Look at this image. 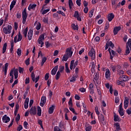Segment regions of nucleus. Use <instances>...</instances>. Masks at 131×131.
Listing matches in <instances>:
<instances>
[{
    "label": "nucleus",
    "mask_w": 131,
    "mask_h": 131,
    "mask_svg": "<svg viewBox=\"0 0 131 131\" xmlns=\"http://www.w3.org/2000/svg\"><path fill=\"white\" fill-rule=\"evenodd\" d=\"M58 71H59L60 73L63 72V71H64V66H60Z\"/></svg>",
    "instance_id": "obj_54"
},
{
    "label": "nucleus",
    "mask_w": 131,
    "mask_h": 131,
    "mask_svg": "<svg viewBox=\"0 0 131 131\" xmlns=\"http://www.w3.org/2000/svg\"><path fill=\"white\" fill-rule=\"evenodd\" d=\"M76 3L78 7H80V6H81V0H76Z\"/></svg>",
    "instance_id": "obj_51"
},
{
    "label": "nucleus",
    "mask_w": 131,
    "mask_h": 131,
    "mask_svg": "<svg viewBox=\"0 0 131 131\" xmlns=\"http://www.w3.org/2000/svg\"><path fill=\"white\" fill-rule=\"evenodd\" d=\"M43 9H45V6H43L41 10V13L42 15H45V14H47V13L50 12V9L44 10H43Z\"/></svg>",
    "instance_id": "obj_25"
},
{
    "label": "nucleus",
    "mask_w": 131,
    "mask_h": 131,
    "mask_svg": "<svg viewBox=\"0 0 131 131\" xmlns=\"http://www.w3.org/2000/svg\"><path fill=\"white\" fill-rule=\"evenodd\" d=\"M94 9H92L89 12V17H90V18H92V17H93V15H94Z\"/></svg>",
    "instance_id": "obj_50"
},
{
    "label": "nucleus",
    "mask_w": 131,
    "mask_h": 131,
    "mask_svg": "<svg viewBox=\"0 0 131 131\" xmlns=\"http://www.w3.org/2000/svg\"><path fill=\"white\" fill-rule=\"evenodd\" d=\"M22 40V35L21 33H19L14 39V41L16 43V42H18V41H21Z\"/></svg>",
    "instance_id": "obj_6"
},
{
    "label": "nucleus",
    "mask_w": 131,
    "mask_h": 131,
    "mask_svg": "<svg viewBox=\"0 0 131 131\" xmlns=\"http://www.w3.org/2000/svg\"><path fill=\"white\" fill-rule=\"evenodd\" d=\"M117 72H118V74H119V75H120L121 74H124V72L123 71L120 70V69H118Z\"/></svg>",
    "instance_id": "obj_47"
},
{
    "label": "nucleus",
    "mask_w": 131,
    "mask_h": 131,
    "mask_svg": "<svg viewBox=\"0 0 131 131\" xmlns=\"http://www.w3.org/2000/svg\"><path fill=\"white\" fill-rule=\"evenodd\" d=\"M29 103V98H26L24 104L25 109H28V104Z\"/></svg>",
    "instance_id": "obj_24"
},
{
    "label": "nucleus",
    "mask_w": 131,
    "mask_h": 131,
    "mask_svg": "<svg viewBox=\"0 0 131 131\" xmlns=\"http://www.w3.org/2000/svg\"><path fill=\"white\" fill-rule=\"evenodd\" d=\"M72 98H70L69 101V105L70 106H72Z\"/></svg>",
    "instance_id": "obj_59"
},
{
    "label": "nucleus",
    "mask_w": 131,
    "mask_h": 131,
    "mask_svg": "<svg viewBox=\"0 0 131 131\" xmlns=\"http://www.w3.org/2000/svg\"><path fill=\"white\" fill-rule=\"evenodd\" d=\"M54 131H61V129L58 127V126H55L54 127Z\"/></svg>",
    "instance_id": "obj_56"
},
{
    "label": "nucleus",
    "mask_w": 131,
    "mask_h": 131,
    "mask_svg": "<svg viewBox=\"0 0 131 131\" xmlns=\"http://www.w3.org/2000/svg\"><path fill=\"white\" fill-rule=\"evenodd\" d=\"M13 72H14L15 79H17V78H18V70H15L14 71H13Z\"/></svg>",
    "instance_id": "obj_35"
},
{
    "label": "nucleus",
    "mask_w": 131,
    "mask_h": 131,
    "mask_svg": "<svg viewBox=\"0 0 131 131\" xmlns=\"http://www.w3.org/2000/svg\"><path fill=\"white\" fill-rule=\"evenodd\" d=\"M47 61V57H42V61L41 62V66H43V64L46 63V61Z\"/></svg>",
    "instance_id": "obj_38"
},
{
    "label": "nucleus",
    "mask_w": 131,
    "mask_h": 131,
    "mask_svg": "<svg viewBox=\"0 0 131 131\" xmlns=\"http://www.w3.org/2000/svg\"><path fill=\"white\" fill-rule=\"evenodd\" d=\"M89 56H90L92 60H95L96 59V52H95V49L94 48H92L89 51Z\"/></svg>",
    "instance_id": "obj_3"
},
{
    "label": "nucleus",
    "mask_w": 131,
    "mask_h": 131,
    "mask_svg": "<svg viewBox=\"0 0 131 131\" xmlns=\"http://www.w3.org/2000/svg\"><path fill=\"white\" fill-rule=\"evenodd\" d=\"M22 17H23V24H25L26 23V19L27 18V12L26 8L24 9L22 12Z\"/></svg>",
    "instance_id": "obj_4"
},
{
    "label": "nucleus",
    "mask_w": 131,
    "mask_h": 131,
    "mask_svg": "<svg viewBox=\"0 0 131 131\" xmlns=\"http://www.w3.org/2000/svg\"><path fill=\"white\" fill-rule=\"evenodd\" d=\"M15 120L16 121V122H18V121H19V120H20V115L18 114L15 118Z\"/></svg>",
    "instance_id": "obj_63"
},
{
    "label": "nucleus",
    "mask_w": 131,
    "mask_h": 131,
    "mask_svg": "<svg viewBox=\"0 0 131 131\" xmlns=\"http://www.w3.org/2000/svg\"><path fill=\"white\" fill-rule=\"evenodd\" d=\"M16 3H17V0H13L11 2V5L10 6V11L14 8V6L16 5Z\"/></svg>",
    "instance_id": "obj_27"
},
{
    "label": "nucleus",
    "mask_w": 131,
    "mask_h": 131,
    "mask_svg": "<svg viewBox=\"0 0 131 131\" xmlns=\"http://www.w3.org/2000/svg\"><path fill=\"white\" fill-rule=\"evenodd\" d=\"M79 91L80 92H81V93H85V89L83 88H81L79 89Z\"/></svg>",
    "instance_id": "obj_64"
},
{
    "label": "nucleus",
    "mask_w": 131,
    "mask_h": 131,
    "mask_svg": "<svg viewBox=\"0 0 131 131\" xmlns=\"http://www.w3.org/2000/svg\"><path fill=\"white\" fill-rule=\"evenodd\" d=\"M30 114L35 115L36 114V108L35 106L32 107L30 110Z\"/></svg>",
    "instance_id": "obj_14"
},
{
    "label": "nucleus",
    "mask_w": 131,
    "mask_h": 131,
    "mask_svg": "<svg viewBox=\"0 0 131 131\" xmlns=\"http://www.w3.org/2000/svg\"><path fill=\"white\" fill-rule=\"evenodd\" d=\"M58 71V66H56L51 71L52 75H55Z\"/></svg>",
    "instance_id": "obj_23"
},
{
    "label": "nucleus",
    "mask_w": 131,
    "mask_h": 131,
    "mask_svg": "<svg viewBox=\"0 0 131 131\" xmlns=\"http://www.w3.org/2000/svg\"><path fill=\"white\" fill-rule=\"evenodd\" d=\"M28 126V123L27 121H25L24 122V127L25 128L27 129V127Z\"/></svg>",
    "instance_id": "obj_55"
},
{
    "label": "nucleus",
    "mask_w": 131,
    "mask_h": 131,
    "mask_svg": "<svg viewBox=\"0 0 131 131\" xmlns=\"http://www.w3.org/2000/svg\"><path fill=\"white\" fill-rule=\"evenodd\" d=\"M46 101H47V99H46V97L45 96L42 97L41 98L40 106H41V107H43V106H45V104H46Z\"/></svg>",
    "instance_id": "obj_13"
},
{
    "label": "nucleus",
    "mask_w": 131,
    "mask_h": 131,
    "mask_svg": "<svg viewBox=\"0 0 131 131\" xmlns=\"http://www.w3.org/2000/svg\"><path fill=\"white\" fill-rule=\"evenodd\" d=\"M16 54H17V56H18V57H20L22 54V50L18 48L16 51Z\"/></svg>",
    "instance_id": "obj_36"
},
{
    "label": "nucleus",
    "mask_w": 131,
    "mask_h": 131,
    "mask_svg": "<svg viewBox=\"0 0 131 131\" xmlns=\"http://www.w3.org/2000/svg\"><path fill=\"white\" fill-rule=\"evenodd\" d=\"M99 121L101 123H102L103 124L105 123V117L102 114H101L99 116Z\"/></svg>",
    "instance_id": "obj_20"
},
{
    "label": "nucleus",
    "mask_w": 131,
    "mask_h": 131,
    "mask_svg": "<svg viewBox=\"0 0 131 131\" xmlns=\"http://www.w3.org/2000/svg\"><path fill=\"white\" fill-rule=\"evenodd\" d=\"M86 131H91L92 130V126H89L85 128Z\"/></svg>",
    "instance_id": "obj_62"
},
{
    "label": "nucleus",
    "mask_w": 131,
    "mask_h": 131,
    "mask_svg": "<svg viewBox=\"0 0 131 131\" xmlns=\"http://www.w3.org/2000/svg\"><path fill=\"white\" fill-rule=\"evenodd\" d=\"M72 54H73V52H72V48H69L66 50V55H67L69 57H72Z\"/></svg>",
    "instance_id": "obj_10"
},
{
    "label": "nucleus",
    "mask_w": 131,
    "mask_h": 131,
    "mask_svg": "<svg viewBox=\"0 0 131 131\" xmlns=\"http://www.w3.org/2000/svg\"><path fill=\"white\" fill-rule=\"evenodd\" d=\"M121 27L120 26H118V27H115L114 28V30H113V33L114 34V35H116V34H117V33H118V32L121 30Z\"/></svg>",
    "instance_id": "obj_12"
},
{
    "label": "nucleus",
    "mask_w": 131,
    "mask_h": 131,
    "mask_svg": "<svg viewBox=\"0 0 131 131\" xmlns=\"http://www.w3.org/2000/svg\"><path fill=\"white\" fill-rule=\"evenodd\" d=\"M60 76H61V73H60V71H58L56 75V80H58L60 78Z\"/></svg>",
    "instance_id": "obj_43"
},
{
    "label": "nucleus",
    "mask_w": 131,
    "mask_h": 131,
    "mask_svg": "<svg viewBox=\"0 0 131 131\" xmlns=\"http://www.w3.org/2000/svg\"><path fill=\"white\" fill-rule=\"evenodd\" d=\"M10 120V117L7 116L6 115H4L2 117V121L4 123H8V122H9Z\"/></svg>",
    "instance_id": "obj_11"
},
{
    "label": "nucleus",
    "mask_w": 131,
    "mask_h": 131,
    "mask_svg": "<svg viewBox=\"0 0 131 131\" xmlns=\"http://www.w3.org/2000/svg\"><path fill=\"white\" fill-rule=\"evenodd\" d=\"M95 111L96 114H97V115H100V112H99V108H98L97 106L95 107Z\"/></svg>",
    "instance_id": "obj_52"
},
{
    "label": "nucleus",
    "mask_w": 131,
    "mask_h": 131,
    "mask_svg": "<svg viewBox=\"0 0 131 131\" xmlns=\"http://www.w3.org/2000/svg\"><path fill=\"white\" fill-rule=\"evenodd\" d=\"M114 121L115 122L120 121V120H119V117L118 116V115L116 114H115L114 115Z\"/></svg>",
    "instance_id": "obj_39"
},
{
    "label": "nucleus",
    "mask_w": 131,
    "mask_h": 131,
    "mask_svg": "<svg viewBox=\"0 0 131 131\" xmlns=\"http://www.w3.org/2000/svg\"><path fill=\"white\" fill-rule=\"evenodd\" d=\"M114 19V14L113 13H109L107 15V20L108 22H111Z\"/></svg>",
    "instance_id": "obj_15"
},
{
    "label": "nucleus",
    "mask_w": 131,
    "mask_h": 131,
    "mask_svg": "<svg viewBox=\"0 0 131 131\" xmlns=\"http://www.w3.org/2000/svg\"><path fill=\"white\" fill-rule=\"evenodd\" d=\"M89 91L91 95L94 94V84L93 83L89 85Z\"/></svg>",
    "instance_id": "obj_18"
},
{
    "label": "nucleus",
    "mask_w": 131,
    "mask_h": 131,
    "mask_svg": "<svg viewBox=\"0 0 131 131\" xmlns=\"http://www.w3.org/2000/svg\"><path fill=\"white\" fill-rule=\"evenodd\" d=\"M126 113L128 114V115H130V114H131V107L127 109Z\"/></svg>",
    "instance_id": "obj_57"
},
{
    "label": "nucleus",
    "mask_w": 131,
    "mask_h": 131,
    "mask_svg": "<svg viewBox=\"0 0 131 131\" xmlns=\"http://www.w3.org/2000/svg\"><path fill=\"white\" fill-rule=\"evenodd\" d=\"M69 6L70 9H72V7H73V2L72 0H69Z\"/></svg>",
    "instance_id": "obj_41"
},
{
    "label": "nucleus",
    "mask_w": 131,
    "mask_h": 131,
    "mask_svg": "<svg viewBox=\"0 0 131 131\" xmlns=\"http://www.w3.org/2000/svg\"><path fill=\"white\" fill-rule=\"evenodd\" d=\"M12 30V26L8 25L7 27L3 28V32L5 34H10Z\"/></svg>",
    "instance_id": "obj_1"
},
{
    "label": "nucleus",
    "mask_w": 131,
    "mask_h": 131,
    "mask_svg": "<svg viewBox=\"0 0 131 131\" xmlns=\"http://www.w3.org/2000/svg\"><path fill=\"white\" fill-rule=\"evenodd\" d=\"M40 28H41V24H40V23H37L36 26V29L37 30H39Z\"/></svg>",
    "instance_id": "obj_37"
},
{
    "label": "nucleus",
    "mask_w": 131,
    "mask_h": 131,
    "mask_svg": "<svg viewBox=\"0 0 131 131\" xmlns=\"http://www.w3.org/2000/svg\"><path fill=\"white\" fill-rule=\"evenodd\" d=\"M55 108H56V106L52 105L51 107L49 108V114H53L54 113V110H55Z\"/></svg>",
    "instance_id": "obj_19"
},
{
    "label": "nucleus",
    "mask_w": 131,
    "mask_h": 131,
    "mask_svg": "<svg viewBox=\"0 0 131 131\" xmlns=\"http://www.w3.org/2000/svg\"><path fill=\"white\" fill-rule=\"evenodd\" d=\"M7 47H8V45L7 43H5L3 45L2 53L5 54V53H6V51H7Z\"/></svg>",
    "instance_id": "obj_32"
},
{
    "label": "nucleus",
    "mask_w": 131,
    "mask_h": 131,
    "mask_svg": "<svg viewBox=\"0 0 131 131\" xmlns=\"http://www.w3.org/2000/svg\"><path fill=\"white\" fill-rule=\"evenodd\" d=\"M107 45H108V46L111 47V48H114V44L112 42V41H107Z\"/></svg>",
    "instance_id": "obj_42"
},
{
    "label": "nucleus",
    "mask_w": 131,
    "mask_h": 131,
    "mask_svg": "<svg viewBox=\"0 0 131 131\" xmlns=\"http://www.w3.org/2000/svg\"><path fill=\"white\" fill-rule=\"evenodd\" d=\"M118 112L120 116H123V115H124V113H123V109H119Z\"/></svg>",
    "instance_id": "obj_44"
},
{
    "label": "nucleus",
    "mask_w": 131,
    "mask_h": 131,
    "mask_svg": "<svg viewBox=\"0 0 131 131\" xmlns=\"http://www.w3.org/2000/svg\"><path fill=\"white\" fill-rule=\"evenodd\" d=\"M23 129V126H22L21 125H19L17 127V131H21Z\"/></svg>",
    "instance_id": "obj_53"
},
{
    "label": "nucleus",
    "mask_w": 131,
    "mask_h": 131,
    "mask_svg": "<svg viewBox=\"0 0 131 131\" xmlns=\"http://www.w3.org/2000/svg\"><path fill=\"white\" fill-rule=\"evenodd\" d=\"M72 27L74 30H78V26L75 25L74 24L72 25Z\"/></svg>",
    "instance_id": "obj_40"
},
{
    "label": "nucleus",
    "mask_w": 131,
    "mask_h": 131,
    "mask_svg": "<svg viewBox=\"0 0 131 131\" xmlns=\"http://www.w3.org/2000/svg\"><path fill=\"white\" fill-rule=\"evenodd\" d=\"M36 7V4H30L28 9L29 11H31L32 9H35V8Z\"/></svg>",
    "instance_id": "obj_31"
},
{
    "label": "nucleus",
    "mask_w": 131,
    "mask_h": 131,
    "mask_svg": "<svg viewBox=\"0 0 131 131\" xmlns=\"http://www.w3.org/2000/svg\"><path fill=\"white\" fill-rule=\"evenodd\" d=\"M13 74H14V69H11L10 72V76H11L10 80V83L14 81V75Z\"/></svg>",
    "instance_id": "obj_16"
},
{
    "label": "nucleus",
    "mask_w": 131,
    "mask_h": 131,
    "mask_svg": "<svg viewBox=\"0 0 131 131\" xmlns=\"http://www.w3.org/2000/svg\"><path fill=\"white\" fill-rule=\"evenodd\" d=\"M115 126H116V128L117 130H119V129H120V125H119V123H116L115 124Z\"/></svg>",
    "instance_id": "obj_45"
},
{
    "label": "nucleus",
    "mask_w": 131,
    "mask_h": 131,
    "mask_svg": "<svg viewBox=\"0 0 131 131\" xmlns=\"http://www.w3.org/2000/svg\"><path fill=\"white\" fill-rule=\"evenodd\" d=\"M28 32V27L25 28L23 31V35L25 37H27V33Z\"/></svg>",
    "instance_id": "obj_33"
},
{
    "label": "nucleus",
    "mask_w": 131,
    "mask_h": 131,
    "mask_svg": "<svg viewBox=\"0 0 131 131\" xmlns=\"http://www.w3.org/2000/svg\"><path fill=\"white\" fill-rule=\"evenodd\" d=\"M111 75V72L109 69H107L105 70V77L107 79H109L110 78V76Z\"/></svg>",
    "instance_id": "obj_17"
},
{
    "label": "nucleus",
    "mask_w": 131,
    "mask_h": 131,
    "mask_svg": "<svg viewBox=\"0 0 131 131\" xmlns=\"http://www.w3.org/2000/svg\"><path fill=\"white\" fill-rule=\"evenodd\" d=\"M76 80V77L73 76L71 78L70 81V82H74Z\"/></svg>",
    "instance_id": "obj_48"
},
{
    "label": "nucleus",
    "mask_w": 131,
    "mask_h": 131,
    "mask_svg": "<svg viewBox=\"0 0 131 131\" xmlns=\"http://www.w3.org/2000/svg\"><path fill=\"white\" fill-rule=\"evenodd\" d=\"M25 63L27 66H28L30 64V58H28L27 60L25 61Z\"/></svg>",
    "instance_id": "obj_49"
},
{
    "label": "nucleus",
    "mask_w": 131,
    "mask_h": 131,
    "mask_svg": "<svg viewBox=\"0 0 131 131\" xmlns=\"http://www.w3.org/2000/svg\"><path fill=\"white\" fill-rule=\"evenodd\" d=\"M120 79L122 81H127V80H128V78L127 77V76L122 75L120 77Z\"/></svg>",
    "instance_id": "obj_26"
},
{
    "label": "nucleus",
    "mask_w": 131,
    "mask_h": 131,
    "mask_svg": "<svg viewBox=\"0 0 131 131\" xmlns=\"http://www.w3.org/2000/svg\"><path fill=\"white\" fill-rule=\"evenodd\" d=\"M70 56L68 55L67 54H64L63 56V58L62 59V62H66L68 60V59L70 58Z\"/></svg>",
    "instance_id": "obj_30"
},
{
    "label": "nucleus",
    "mask_w": 131,
    "mask_h": 131,
    "mask_svg": "<svg viewBox=\"0 0 131 131\" xmlns=\"http://www.w3.org/2000/svg\"><path fill=\"white\" fill-rule=\"evenodd\" d=\"M31 78L33 81H35V82L36 83L37 81L39 80V76H38L37 77L35 78V75L34 74V73H32L31 74Z\"/></svg>",
    "instance_id": "obj_9"
},
{
    "label": "nucleus",
    "mask_w": 131,
    "mask_h": 131,
    "mask_svg": "<svg viewBox=\"0 0 131 131\" xmlns=\"http://www.w3.org/2000/svg\"><path fill=\"white\" fill-rule=\"evenodd\" d=\"M43 22H44V23H48L49 22V19L48 18V17H44L43 19Z\"/></svg>",
    "instance_id": "obj_61"
},
{
    "label": "nucleus",
    "mask_w": 131,
    "mask_h": 131,
    "mask_svg": "<svg viewBox=\"0 0 131 131\" xmlns=\"http://www.w3.org/2000/svg\"><path fill=\"white\" fill-rule=\"evenodd\" d=\"M119 97H116L115 99V102L116 103V104H118V103H119Z\"/></svg>",
    "instance_id": "obj_60"
},
{
    "label": "nucleus",
    "mask_w": 131,
    "mask_h": 131,
    "mask_svg": "<svg viewBox=\"0 0 131 131\" xmlns=\"http://www.w3.org/2000/svg\"><path fill=\"white\" fill-rule=\"evenodd\" d=\"M121 67L120 66H113L112 67V70L113 72H115L116 70H118V69H120Z\"/></svg>",
    "instance_id": "obj_21"
},
{
    "label": "nucleus",
    "mask_w": 131,
    "mask_h": 131,
    "mask_svg": "<svg viewBox=\"0 0 131 131\" xmlns=\"http://www.w3.org/2000/svg\"><path fill=\"white\" fill-rule=\"evenodd\" d=\"M77 65H78V61L76 60L75 61V60H72L70 63V68L71 70H73V69H74V68H75Z\"/></svg>",
    "instance_id": "obj_5"
},
{
    "label": "nucleus",
    "mask_w": 131,
    "mask_h": 131,
    "mask_svg": "<svg viewBox=\"0 0 131 131\" xmlns=\"http://www.w3.org/2000/svg\"><path fill=\"white\" fill-rule=\"evenodd\" d=\"M16 3H17V0H13L11 2V5L10 6V11L14 8V6L16 5Z\"/></svg>",
    "instance_id": "obj_28"
},
{
    "label": "nucleus",
    "mask_w": 131,
    "mask_h": 131,
    "mask_svg": "<svg viewBox=\"0 0 131 131\" xmlns=\"http://www.w3.org/2000/svg\"><path fill=\"white\" fill-rule=\"evenodd\" d=\"M108 51L110 54V59L112 60V59H113V57L115 55V51H114V50H112L111 51L110 49H108Z\"/></svg>",
    "instance_id": "obj_22"
},
{
    "label": "nucleus",
    "mask_w": 131,
    "mask_h": 131,
    "mask_svg": "<svg viewBox=\"0 0 131 131\" xmlns=\"http://www.w3.org/2000/svg\"><path fill=\"white\" fill-rule=\"evenodd\" d=\"M38 116H41V108L40 106H37V113Z\"/></svg>",
    "instance_id": "obj_34"
},
{
    "label": "nucleus",
    "mask_w": 131,
    "mask_h": 131,
    "mask_svg": "<svg viewBox=\"0 0 131 131\" xmlns=\"http://www.w3.org/2000/svg\"><path fill=\"white\" fill-rule=\"evenodd\" d=\"M50 75V74L49 73H47L46 75H45V80H48L49 79V77H50V76H49Z\"/></svg>",
    "instance_id": "obj_58"
},
{
    "label": "nucleus",
    "mask_w": 131,
    "mask_h": 131,
    "mask_svg": "<svg viewBox=\"0 0 131 131\" xmlns=\"http://www.w3.org/2000/svg\"><path fill=\"white\" fill-rule=\"evenodd\" d=\"M43 40H45V34L40 35L38 39V42L39 45H40V48H42V46H43Z\"/></svg>",
    "instance_id": "obj_2"
},
{
    "label": "nucleus",
    "mask_w": 131,
    "mask_h": 131,
    "mask_svg": "<svg viewBox=\"0 0 131 131\" xmlns=\"http://www.w3.org/2000/svg\"><path fill=\"white\" fill-rule=\"evenodd\" d=\"M129 103V100L128 97H125L124 100V108L127 109L128 107V104Z\"/></svg>",
    "instance_id": "obj_8"
},
{
    "label": "nucleus",
    "mask_w": 131,
    "mask_h": 131,
    "mask_svg": "<svg viewBox=\"0 0 131 131\" xmlns=\"http://www.w3.org/2000/svg\"><path fill=\"white\" fill-rule=\"evenodd\" d=\"M69 109L70 111H71L72 112H73V113H74V114H75L76 115H77V113L75 112V110L73 107H72V106H70Z\"/></svg>",
    "instance_id": "obj_46"
},
{
    "label": "nucleus",
    "mask_w": 131,
    "mask_h": 131,
    "mask_svg": "<svg viewBox=\"0 0 131 131\" xmlns=\"http://www.w3.org/2000/svg\"><path fill=\"white\" fill-rule=\"evenodd\" d=\"M28 40H31L32 39V37H33V30L32 29H30L28 31Z\"/></svg>",
    "instance_id": "obj_7"
},
{
    "label": "nucleus",
    "mask_w": 131,
    "mask_h": 131,
    "mask_svg": "<svg viewBox=\"0 0 131 131\" xmlns=\"http://www.w3.org/2000/svg\"><path fill=\"white\" fill-rule=\"evenodd\" d=\"M8 67H9V63L7 62L6 63H5V67L4 68L5 75H7V72L8 71Z\"/></svg>",
    "instance_id": "obj_29"
}]
</instances>
